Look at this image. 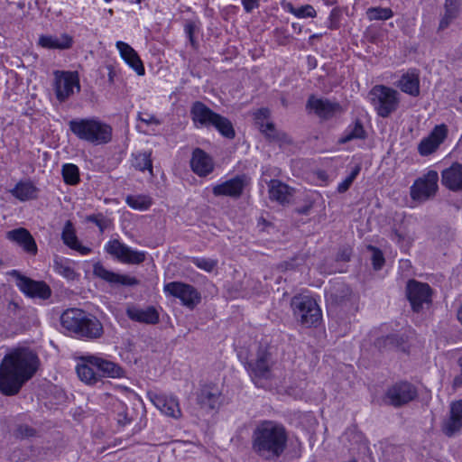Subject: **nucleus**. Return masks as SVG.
I'll return each instance as SVG.
<instances>
[{
  "mask_svg": "<svg viewBox=\"0 0 462 462\" xmlns=\"http://www.w3.org/2000/svg\"><path fill=\"white\" fill-rule=\"evenodd\" d=\"M40 365V358L32 349H13L0 363V392L6 396L17 394L34 376Z\"/></svg>",
  "mask_w": 462,
  "mask_h": 462,
  "instance_id": "obj_1",
  "label": "nucleus"
},
{
  "mask_svg": "<svg viewBox=\"0 0 462 462\" xmlns=\"http://www.w3.org/2000/svg\"><path fill=\"white\" fill-rule=\"evenodd\" d=\"M288 434L285 427L274 420H262L252 433V450L263 460L274 461L286 450Z\"/></svg>",
  "mask_w": 462,
  "mask_h": 462,
  "instance_id": "obj_2",
  "label": "nucleus"
},
{
  "mask_svg": "<svg viewBox=\"0 0 462 462\" xmlns=\"http://www.w3.org/2000/svg\"><path fill=\"white\" fill-rule=\"evenodd\" d=\"M61 327L75 337L96 340L104 335L101 321L80 309H68L60 316Z\"/></svg>",
  "mask_w": 462,
  "mask_h": 462,
  "instance_id": "obj_3",
  "label": "nucleus"
},
{
  "mask_svg": "<svg viewBox=\"0 0 462 462\" xmlns=\"http://www.w3.org/2000/svg\"><path fill=\"white\" fill-rule=\"evenodd\" d=\"M328 314L338 320L346 319L358 310L356 299L351 288L345 283H337L325 294Z\"/></svg>",
  "mask_w": 462,
  "mask_h": 462,
  "instance_id": "obj_4",
  "label": "nucleus"
},
{
  "mask_svg": "<svg viewBox=\"0 0 462 462\" xmlns=\"http://www.w3.org/2000/svg\"><path fill=\"white\" fill-rule=\"evenodd\" d=\"M68 125L77 138L95 145L108 143L112 139V127L94 117L75 118Z\"/></svg>",
  "mask_w": 462,
  "mask_h": 462,
  "instance_id": "obj_5",
  "label": "nucleus"
},
{
  "mask_svg": "<svg viewBox=\"0 0 462 462\" xmlns=\"http://www.w3.org/2000/svg\"><path fill=\"white\" fill-rule=\"evenodd\" d=\"M190 116L196 126L213 127L228 140L236 137V130L232 122L227 117L210 109L203 102L196 101L192 104Z\"/></svg>",
  "mask_w": 462,
  "mask_h": 462,
  "instance_id": "obj_6",
  "label": "nucleus"
},
{
  "mask_svg": "<svg viewBox=\"0 0 462 462\" xmlns=\"http://www.w3.org/2000/svg\"><path fill=\"white\" fill-rule=\"evenodd\" d=\"M291 308L296 321L304 328H316L322 320V311L317 300L310 295L293 296Z\"/></svg>",
  "mask_w": 462,
  "mask_h": 462,
  "instance_id": "obj_7",
  "label": "nucleus"
},
{
  "mask_svg": "<svg viewBox=\"0 0 462 462\" xmlns=\"http://www.w3.org/2000/svg\"><path fill=\"white\" fill-rule=\"evenodd\" d=\"M399 96L397 90L383 85H376L369 92L372 105L377 115L383 118L390 116L398 109Z\"/></svg>",
  "mask_w": 462,
  "mask_h": 462,
  "instance_id": "obj_8",
  "label": "nucleus"
},
{
  "mask_svg": "<svg viewBox=\"0 0 462 462\" xmlns=\"http://www.w3.org/2000/svg\"><path fill=\"white\" fill-rule=\"evenodd\" d=\"M9 275L15 279L16 286L28 298L48 300L51 296V289L43 281L32 280L18 270H12Z\"/></svg>",
  "mask_w": 462,
  "mask_h": 462,
  "instance_id": "obj_9",
  "label": "nucleus"
},
{
  "mask_svg": "<svg viewBox=\"0 0 462 462\" xmlns=\"http://www.w3.org/2000/svg\"><path fill=\"white\" fill-rule=\"evenodd\" d=\"M406 296L411 310L419 313L431 305L432 289L428 283L410 280L406 285Z\"/></svg>",
  "mask_w": 462,
  "mask_h": 462,
  "instance_id": "obj_10",
  "label": "nucleus"
},
{
  "mask_svg": "<svg viewBox=\"0 0 462 462\" xmlns=\"http://www.w3.org/2000/svg\"><path fill=\"white\" fill-rule=\"evenodd\" d=\"M417 395V389L412 383L401 381L386 390L383 401L388 405L399 408L413 401Z\"/></svg>",
  "mask_w": 462,
  "mask_h": 462,
  "instance_id": "obj_11",
  "label": "nucleus"
},
{
  "mask_svg": "<svg viewBox=\"0 0 462 462\" xmlns=\"http://www.w3.org/2000/svg\"><path fill=\"white\" fill-rule=\"evenodd\" d=\"M164 292L180 299L181 304L193 310L201 301L200 292L192 285L182 282H171L164 284Z\"/></svg>",
  "mask_w": 462,
  "mask_h": 462,
  "instance_id": "obj_12",
  "label": "nucleus"
},
{
  "mask_svg": "<svg viewBox=\"0 0 462 462\" xmlns=\"http://www.w3.org/2000/svg\"><path fill=\"white\" fill-rule=\"evenodd\" d=\"M272 360L271 354L265 349L260 348L255 358L249 360L246 363V369L254 381V383L259 386H263V381L268 380L271 377Z\"/></svg>",
  "mask_w": 462,
  "mask_h": 462,
  "instance_id": "obj_13",
  "label": "nucleus"
},
{
  "mask_svg": "<svg viewBox=\"0 0 462 462\" xmlns=\"http://www.w3.org/2000/svg\"><path fill=\"white\" fill-rule=\"evenodd\" d=\"M439 174L430 170L421 178L417 179L411 187V197L413 200L426 201L435 196L438 190Z\"/></svg>",
  "mask_w": 462,
  "mask_h": 462,
  "instance_id": "obj_14",
  "label": "nucleus"
},
{
  "mask_svg": "<svg viewBox=\"0 0 462 462\" xmlns=\"http://www.w3.org/2000/svg\"><path fill=\"white\" fill-rule=\"evenodd\" d=\"M54 91L57 99L60 102L66 101L74 94V88L78 91L80 88L79 79L77 72L70 71H54Z\"/></svg>",
  "mask_w": 462,
  "mask_h": 462,
  "instance_id": "obj_15",
  "label": "nucleus"
},
{
  "mask_svg": "<svg viewBox=\"0 0 462 462\" xmlns=\"http://www.w3.org/2000/svg\"><path fill=\"white\" fill-rule=\"evenodd\" d=\"M250 177L246 174H238L220 184L213 187L212 193L216 197L225 196L238 199L244 193L246 186L250 183Z\"/></svg>",
  "mask_w": 462,
  "mask_h": 462,
  "instance_id": "obj_16",
  "label": "nucleus"
},
{
  "mask_svg": "<svg viewBox=\"0 0 462 462\" xmlns=\"http://www.w3.org/2000/svg\"><path fill=\"white\" fill-rule=\"evenodd\" d=\"M107 254L125 263L139 264L145 260V253L135 251L117 239L110 240L106 245Z\"/></svg>",
  "mask_w": 462,
  "mask_h": 462,
  "instance_id": "obj_17",
  "label": "nucleus"
},
{
  "mask_svg": "<svg viewBox=\"0 0 462 462\" xmlns=\"http://www.w3.org/2000/svg\"><path fill=\"white\" fill-rule=\"evenodd\" d=\"M125 314L134 322L146 325H156L160 322V313L153 306L142 308L137 304L129 303L125 308Z\"/></svg>",
  "mask_w": 462,
  "mask_h": 462,
  "instance_id": "obj_18",
  "label": "nucleus"
},
{
  "mask_svg": "<svg viewBox=\"0 0 462 462\" xmlns=\"http://www.w3.org/2000/svg\"><path fill=\"white\" fill-rule=\"evenodd\" d=\"M448 135V127L441 124L436 125L429 136L423 138L418 144V152L421 156L435 152Z\"/></svg>",
  "mask_w": 462,
  "mask_h": 462,
  "instance_id": "obj_19",
  "label": "nucleus"
},
{
  "mask_svg": "<svg viewBox=\"0 0 462 462\" xmlns=\"http://www.w3.org/2000/svg\"><path fill=\"white\" fill-rule=\"evenodd\" d=\"M441 430L448 438L462 431V400L451 402L448 417L442 422Z\"/></svg>",
  "mask_w": 462,
  "mask_h": 462,
  "instance_id": "obj_20",
  "label": "nucleus"
},
{
  "mask_svg": "<svg viewBox=\"0 0 462 462\" xmlns=\"http://www.w3.org/2000/svg\"><path fill=\"white\" fill-rule=\"evenodd\" d=\"M93 273L111 284H121L125 286H134L139 284V281L135 277L129 275L116 273L107 270L101 263H96L93 266Z\"/></svg>",
  "mask_w": 462,
  "mask_h": 462,
  "instance_id": "obj_21",
  "label": "nucleus"
},
{
  "mask_svg": "<svg viewBox=\"0 0 462 462\" xmlns=\"http://www.w3.org/2000/svg\"><path fill=\"white\" fill-rule=\"evenodd\" d=\"M197 403L202 409L217 410L221 404V392L215 385H204L197 393Z\"/></svg>",
  "mask_w": 462,
  "mask_h": 462,
  "instance_id": "obj_22",
  "label": "nucleus"
},
{
  "mask_svg": "<svg viewBox=\"0 0 462 462\" xmlns=\"http://www.w3.org/2000/svg\"><path fill=\"white\" fill-rule=\"evenodd\" d=\"M306 106L313 110L318 116L324 119L331 118L341 108L337 102L318 98L313 95L309 97Z\"/></svg>",
  "mask_w": 462,
  "mask_h": 462,
  "instance_id": "obj_23",
  "label": "nucleus"
},
{
  "mask_svg": "<svg viewBox=\"0 0 462 462\" xmlns=\"http://www.w3.org/2000/svg\"><path fill=\"white\" fill-rule=\"evenodd\" d=\"M151 402L158 408L163 414L179 418L181 415V411L179 405L178 399L174 396H167L164 394H157L149 393Z\"/></svg>",
  "mask_w": 462,
  "mask_h": 462,
  "instance_id": "obj_24",
  "label": "nucleus"
},
{
  "mask_svg": "<svg viewBox=\"0 0 462 462\" xmlns=\"http://www.w3.org/2000/svg\"><path fill=\"white\" fill-rule=\"evenodd\" d=\"M441 183L453 192L462 191V164L454 162L441 172Z\"/></svg>",
  "mask_w": 462,
  "mask_h": 462,
  "instance_id": "obj_25",
  "label": "nucleus"
},
{
  "mask_svg": "<svg viewBox=\"0 0 462 462\" xmlns=\"http://www.w3.org/2000/svg\"><path fill=\"white\" fill-rule=\"evenodd\" d=\"M89 362L96 365L100 374V379L102 377L122 378L125 376V370L118 364L110 360L91 356Z\"/></svg>",
  "mask_w": 462,
  "mask_h": 462,
  "instance_id": "obj_26",
  "label": "nucleus"
},
{
  "mask_svg": "<svg viewBox=\"0 0 462 462\" xmlns=\"http://www.w3.org/2000/svg\"><path fill=\"white\" fill-rule=\"evenodd\" d=\"M190 165L192 171L200 177L208 176L214 170L212 158L199 148L194 150Z\"/></svg>",
  "mask_w": 462,
  "mask_h": 462,
  "instance_id": "obj_27",
  "label": "nucleus"
},
{
  "mask_svg": "<svg viewBox=\"0 0 462 462\" xmlns=\"http://www.w3.org/2000/svg\"><path fill=\"white\" fill-rule=\"evenodd\" d=\"M6 237L23 247L28 254H35L37 253L35 240L27 229L23 227L13 229L6 233Z\"/></svg>",
  "mask_w": 462,
  "mask_h": 462,
  "instance_id": "obj_28",
  "label": "nucleus"
},
{
  "mask_svg": "<svg viewBox=\"0 0 462 462\" xmlns=\"http://www.w3.org/2000/svg\"><path fill=\"white\" fill-rule=\"evenodd\" d=\"M73 39L67 33L60 35L42 34L38 45L48 50H67L72 46Z\"/></svg>",
  "mask_w": 462,
  "mask_h": 462,
  "instance_id": "obj_29",
  "label": "nucleus"
},
{
  "mask_svg": "<svg viewBox=\"0 0 462 462\" xmlns=\"http://www.w3.org/2000/svg\"><path fill=\"white\" fill-rule=\"evenodd\" d=\"M91 356H82L81 363H79L76 371L79 378L87 384L93 385L100 381V374L97 372L96 365L90 364Z\"/></svg>",
  "mask_w": 462,
  "mask_h": 462,
  "instance_id": "obj_30",
  "label": "nucleus"
},
{
  "mask_svg": "<svg viewBox=\"0 0 462 462\" xmlns=\"http://www.w3.org/2000/svg\"><path fill=\"white\" fill-rule=\"evenodd\" d=\"M269 198L273 201L284 205L289 203L292 189L279 180H271L268 183Z\"/></svg>",
  "mask_w": 462,
  "mask_h": 462,
  "instance_id": "obj_31",
  "label": "nucleus"
},
{
  "mask_svg": "<svg viewBox=\"0 0 462 462\" xmlns=\"http://www.w3.org/2000/svg\"><path fill=\"white\" fill-rule=\"evenodd\" d=\"M460 0H445L444 14L439 20L438 31H444L458 17L460 13Z\"/></svg>",
  "mask_w": 462,
  "mask_h": 462,
  "instance_id": "obj_32",
  "label": "nucleus"
},
{
  "mask_svg": "<svg viewBox=\"0 0 462 462\" xmlns=\"http://www.w3.org/2000/svg\"><path fill=\"white\" fill-rule=\"evenodd\" d=\"M39 189L32 181H19L10 193L21 201L34 199L38 197Z\"/></svg>",
  "mask_w": 462,
  "mask_h": 462,
  "instance_id": "obj_33",
  "label": "nucleus"
},
{
  "mask_svg": "<svg viewBox=\"0 0 462 462\" xmlns=\"http://www.w3.org/2000/svg\"><path fill=\"white\" fill-rule=\"evenodd\" d=\"M401 90L412 97L420 95V78L419 74L414 71H409L403 74L398 84Z\"/></svg>",
  "mask_w": 462,
  "mask_h": 462,
  "instance_id": "obj_34",
  "label": "nucleus"
},
{
  "mask_svg": "<svg viewBox=\"0 0 462 462\" xmlns=\"http://www.w3.org/2000/svg\"><path fill=\"white\" fill-rule=\"evenodd\" d=\"M260 132L269 142L277 143L281 146L292 143L291 137L286 133L278 131L273 122H267Z\"/></svg>",
  "mask_w": 462,
  "mask_h": 462,
  "instance_id": "obj_35",
  "label": "nucleus"
},
{
  "mask_svg": "<svg viewBox=\"0 0 462 462\" xmlns=\"http://www.w3.org/2000/svg\"><path fill=\"white\" fill-rule=\"evenodd\" d=\"M117 50L120 52L122 59L125 61L129 60V58H134L135 60V72L139 76H143L145 73L144 66L143 61L141 60L138 53L126 42L118 41L116 43Z\"/></svg>",
  "mask_w": 462,
  "mask_h": 462,
  "instance_id": "obj_36",
  "label": "nucleus"
},
{
  "mask_svg": "<svg viewBox=\"0 0 462 462\" xmlns=\"http://www.w3.org/2000/svg\"><path fill=\"white\" fill-rule=\"evenodd\" d=\"M366 138V132L362 122L356 119L354 124L347 126L339 139V143H346L352 140H364Z\"/></svg>",
  "mask_w": 462,
  "mask_h": 462,
  "instance_id": "obj_37",
  "label": "nucleus"
},
{
  "mask_svg": "<svg viewBox=\"0 0 462 462\" xmlns=\"http://www.w3.org/2000/svg\"><path fill=\"white\" fill-rule=\"evenodd\" d=\"M125 203L133 209L144 211L147 210L152 204V199L148 195H127Z\"/></svg>",
  "mask_w": 462,
  "mask_h": 462,
  "instance_id": "obj_38",
  "label": "nucleus"
},
{
  "mask_svg": "<svg viewBox=\"0 0 462 462\" xmlns=\"http://www.w3.org/2000/svg\"><path fill=\"white\" fill-rule=\"evenodd\" d=\"M132 166L140 171L148 170L151 175L152 173V161L151 159V152H143L133 154Z\"/></svg>",
  "mask_w": 462,
  "mask_h": 462,
  "instance_id": "obj_39",
  "label": "nucleus"
},
{
  "mask_svg": "<svg viewBox=\"0 0 462 462\" xmlns=\"http://www.w3.org/2000/svg\"><path fill=\"white\" fill-rule=\"evenodd\" d=\"M283 7L287 12L294 14L298 18H314L317 16V12L311 5L295 7L291 3H286Z\"/></svg>",
  "mask_w": 462,
  "mask_h": 462,
  "instance_id": "obj_40",
  "label": "nucleus"
},
{
  "mask_svg": "<svg viewBox=\"0 0 462 462\" xmlns=\"http://www.w3.org/2000/svg\"><path fill=\"white\" fill-rule=\"evenodd\" d=\"M64 182L68 185H77L79 180V167L72 163H67L62 166L61 170Z\"/></svg>",
  "mask_w": 462,
  "mask_h": 462,
  "instance_id": "obj_41",
  "label": "nucleus"
},
{
  "mask_svg": "<svg viewBox=\"0 0 462 462\" xmlns=\"http://www.w3.org/2000/svg\"><path fill=\"white\" fill-rule=\"evenodd\" d=\"M114 411L116 414L117 422L121 426H125L133 420L128 407L122 402L117 401L114 404Z\"/></svg>",
  "mask_w": 462,
  "mask_h": 462,
  "instance_id": "obj_42",
  "label": "nucleus"
},
{
  "mask_svg": "<svg viewBox=\"0 0 462 462\" xmlns=\"http://www.w3.org/2000/svg\"><path fill=\"white\" fill-rule=\"evenodd\" d=\"M366 16L370 21L388 20L393 16V12L388 7H370L366 10Z\"/></svg>",
  "mask_w": 462,
  "mask_h": 462,
  "instance_id": "obj_43",
  "label": "nucleus"
},
{
  "mask_svg": "<svg viewBox=\"0 0 462 462\" xmlns=\"http://www.w3.org/2000/svg\"><path fill=\"white\" fill-rule=\"evenodd\" d=\"M61 239L63 243L69 248L75 246L76 244L79 242L73 224L69 220H68L64 225L61 234Z\"/></svg>",
  "mask_w": 462,
  "mask_h": 462,
  "instance_id": "obj_44",
  "label": "nucleus"
},
{
  "mask_svg": "<svg viewBox=\"0 0 462 462\" xmlns=\"http://www.w3.org/2000/svg\"><path fill=\"white\" fill-rule=\"evenodd\" d=\"M360 171H361V165L360 164H356L352 169L350 174L342 182H340L338 184L337 189V191L339 193L346 192L350 188V186L352 185V183L354 182V180H356V178L359 174Z\"/></svg>",
  "mask_w": 462,
  "mask_h": 462,
  "instance_id": "obj_45",
  "label": "nucleus"
},
{
  "mask_svg": "<svg viewBox=\"0 0 462 462\" xmlns=\"http://www.w3.org/2000/svg\"><path fill=\"white\" fill-rule=\"evenodd\" d=\"M254 124L261 130L267 123L271 116V111L267 107H261L253 113Z\"/></svg>",
  "mask_w": 462,
  "mask_h": 462,
  "instance_id": "obj_46",
  "label": "nucleus"
},
{
  "mask_svg": "<svg viewBox=\"0 0 462 462\" xmlns=\"http://www.w3.org/2000/svg\"><path fill=\"white\" fill-rule=\"evenodd\" d=\"M367 249L372 252L371 260L374 269L376 271L381 270L385 262L383 252L374 245H368Z\"/></svg>",
  "mask_w": 462,
  "mask_h": 462,
  "instance_id": "obj_47",
  "label": "nucleus"
},
{
  "mask_svg": "<svg viewBox=\"0 0 462 462\" xmlns=\"http://www.w3.org/2000/svg\"><path fill=\"white\" fill-rule=\"evenodd\" d=\"M191 262L199 269L212 272L217 265V261L209 258L193 257Z\"/></svg>",
  "mask_w": 462,
  "mask_h": 462,
  "instance_id": "obj_48",
  "label": "nucleus"
},
{
  "mask_svg": "<svg viewBox=\"0 0 462 462\" xmlns=\"http://www.w3.org/2000/svg\"><path fill=\"white\" fill-rule=\"evenodd\" d=\"M342 11L339 7H334L328 16V28L330 30H337L340 27Z\"/></svg>",
  "mask_w": 462,
  "mask_h": 462,
  "instance_id": "obj_49",
  "label": "nucleus"
},
{
  "mask_svg": "<svg viewBox=\"0 0 462 462\" xmlns=\"http://www.w3.org/2000/svg\"><path fill=\"white\" fill-rule=\"evenodd\" d=\"M36 430L26 424H20L17 426L14 436L19 439H25L36 435Z\"/></svg>",
  "mask_w": 462,
  "mask_h": 462,
  "instance_id": "obj_50",
  "label": "nucleus"
},
{
  "mask_svg": "<svg viewBox=\"0 0 462 462\" xmlns=\"http://www.w3.org/2000/svg\"><path fill=\"white\" fill-rule=\"evenodd\" d=\"M55 269L58 272V273L67 278L68 280H74L76 277V272L74 271V269L63 263L56 262Z\"/></svg>",
  "mask_w": 462,
  "mask_h": 462,
  "instance_id": "obj_51",
  "label": "nucleus"
},
{
  "mask_svg": "<svg viewBox=\"0 0 462 462\" xmlns=\"http://www.w3.org/2000/svg\"><path fill=\"white\" fill-rule=\"evenodd\" d=\"M137 119L140 120L141 122L146 124L147 125H160L162 124L161 120H159L153 115H151L148 113L139 112L137 115Z\"/></svg>",
  "mask_w": 462,
  "mask_h": 462,
  "instance_id": "obj_52",
  "label": "nucleus"
},
{
  "mask_svg": "<svg viewBox=\"0 0 462 462\" xmlns=\"http://www.w3.org/2000/svg\"><path fill=\"white\" fill-rule=\"evenodd\" d=\"M196 28H197V26H196L195 23L192 21L187 22L184 26L185 33L188 36L190 44L194 48L197 47V42L195 41V38H194V33H195Z\"/></svg>",
  "mask_w": 462,
  "mask_h": 462,
  "instance_id": "obj_53",
  "label": "nucleus"
},
{
  "mask_svg": "<svg viewBox=\"0 0 462 462\" xmlns=\"http://www.w3.org/2000/svg\"><path fill=\"white\" fill-rule=\"evenodd\" d=\"M87 220L88 222L96 224L101 232H104V230L106 228V219L104 218L102 214L89 215L87 217Z\"/></svg>",
  "mask_w": 462,
  "mask_h": 462,
  "instance_id": "obj_54",
  "label": "nucleus"
},
{
  "mask_svg": "<svg viewBox=\"0 0 462 462\" xmlns=\"http://www.w3.org/2000/svg\"><path fill=\"white\" fill-rule=\"evenodd\" d=\"M351 255H352L351 247L343 246V247L339 248V250L337 254V256H336V260L341 261V262H348V261H350Z\"/></svg>",
  "mask_w": 462,
  "mask_h": 462,
  "instance_id": "obj_55",
  "label": "nucleus"
},
{
  "mask_svg": "<svg viewBox=\"0 0 462 462\" xmlns=\"http://www.w3.org/2000/svg\"><path fill=\"white\" fill-rule=\"evenodd\" d=\"M241 3L246 13H251L260 5L259 0H241Z\"/></svg>",
  "mask_w": 462,
  "mask_h": 462,
  "instance_id": "obj_56",
  "label": "nucleus"
},
{
  "mask_svg": "<svg viewBox=\"0 0 462 462\" xmlns=\"http://www.w3.org/2000/svg\"><path fill=\"white\" fill-rule=\"evenodd\" d=\"M71 249L79 252L82 255H87L91 252L89 247L82 245L79 241Z\"/></svg>",
  "mask_w": 462,
  "mask_h": 462,
  "instance_id": "obj_57",
  "label": "nucleus"
},
{
  "mask_svg": "<svg viewBox=\"0 0 462 462\" xmlns=\"http://www.w3.org/2000/svg\"><path fill=\"white\" fill-rule=\"evenodd\" d=\"M312 208V204L311 203H309L303 207H300V208H297L295 209L296 213H298L299 215H309L310 209Z\"/></svg>",
  "mask_w": 462,
  "mask_h": 462,
  "instance_id": "obj_58",
  "label": "nucleus"
},
{
  "mask_svg": "<svg viewBox=\"0 0 462 462\" xmlns=\"http://www.w3.org/2000/svg\"><path fill=\"white\" fill-rule=\"evenodd\" d=\"M20 309V305L15 301H10L7 307L8 311L14 315L17 314Z\"/></svg>",
  "mask_w": 462,
  "mask_h": 462,
  "instance_id": "obj_59",
  "label": "nucleus"
},
{
  "mask_svg": "<svg viewBox=\"0 0 462 462\" xmlns=\"http://www.w3.org/2000/svg\"><path fill=\"white\" fill-rule=\"evenodd\" d=\"M458 365L461 368V374L457 376L454 380L455 386H461L462 385V356L458 359Z\"/></svg>",
  "mask_w": 462,
  "mask_h": 462,
  "instance_id": "obj_60",
  "label": "nucleus"
},
{
  "mask_svg": "<svg viewBox=\"0 0 462 462\" xmlns=\"http://www.w3.org/2000/svg\"><path fill=\"white\" fill-rule=\"evenodd\" d=\"M106 69L108 70V81L110 84L114 83V78L116 76V71L114 68L111 65L106 66Z\"/></svg>",
  "mask_w": 462,
  "mask_h": 462,
  "instance_id": "obj_61",
  "label": "nucleus"
},
{
  "mask_svg": "<svg viewBox=\"0 0 462 462\" xmlns=\"http://www.w3.org/2000/svg\"><path fill=\"white\" fill-rule=\"evenodd\" d=\"M393 238L397 239L399 242L403 239V236L398 230H394L393 233Z\"/></svg>",
  "mask_w": 462,
  "mask_h": 462,
  "instance_id": "obj_62",
  "label": "nucleus"
},
{
  "mask_svg": "<svg viewBox=\"0 0 462 462\" xmlns=\"http://www.w3.org/2000/svg\"><path fill=\"white\" fill-rule=\"evenodd\" d=\"M125 62L135 71V60L134 58H129V60H125Z\"/></svg>",
  "mask_w": 462,
  "mask_h": 462,
  "instance_id": "obj_63",
  "label": "nucleus"
},
{
  "mask_svg": "<svg viewBox=\"0 0 462 462\" xmlns=\"http://www.w3.org/2000/svg\"><path fill=\"white\" fill-rule=\"evenodd\" d=\"M457 319L458 321L461 323L462 325V304L459 306L458 310H457Z\"/></svg>",
  "mask_w": 462,
  "mask_h": 462,
  "instance_id": "obj_64",
  "label": "nucleus"
}]
</instances>
